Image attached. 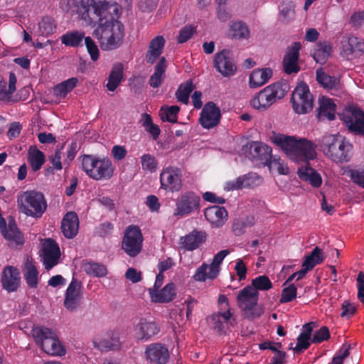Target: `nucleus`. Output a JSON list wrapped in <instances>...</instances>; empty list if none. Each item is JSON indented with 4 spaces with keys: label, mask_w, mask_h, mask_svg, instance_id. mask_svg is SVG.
I'll return each instance as SVG.
<instances>
[{
    "label": "nucleus",
    "mask_w": 364,
    "mask_h": 364,
    "mask_svg": "<svg viewBox=\"0 0 364 364\" xmlns=\"http://www.w3.org/2000/svg\"><path fill=\"white\" fill-rule=\"evenodd\" d=\"M76 12L87 25L97 23L92 36L103 50L120 47L124 36V25L118 20L120 13L117 4L95 0H80L75 5Z\"/></svg>",
    "instance_id": "1"
},
{
    "label": "nucleus",
    "mask_w": 364,
    "mask_h": 364,
    "mask_svg": "<svg viewBox=\"0 0 364 364\" xmlns=\"http://www.w3.org/2000/svg\"><path fill=\"white\" fill-rule=\"evenodd\" d=\"M272 142L280 147L290 159L296 162H306L314 159L316 156L314 143L306 139L297 140L295 136L278 134L272 137Z\"/></svg>",
    "instance_id": "2"
},
{
    "label": "nucleus",
    "mask_w": 364,
    "mask_h": 364,
    "mask_svg": "<svg viewBox=\"0 0 364 364\" xmlns=\"http://www.w3.org/2000/svg\"><path fill=\"white\" fill-rule=\"evenodd\" d=\"M318 141L323 154L333 162H348L353 156L352 144L341 135L326 134Z\"/></svg>",
    "instance_id": "3"
},
{
    "label": "nucleus",
    "mask_w": 364,
    "mask_h": 364,
    "mask_svg": "<svg viewBox=\"0 0 364 364\" xmlns=\"http://www.w3.org/2000/svg\"><path fill=\"white\" fill-rule=\"evenodd\" d=\"M286 81H278L260 90L251 101L252 107L259 111H265L277 101L282 99L289 90Z\"/></svg>",
    "instance_id": "4"
},
{
    "label": "nucleus",
    "mask_w": 364,
    "mask_h": 364,
    "mask_svg": "<svg viewBox=\"0 0 364 364\" xmlns=\"http://www.w3.org/2000/svg\"><path fill=\"white\" fill-rule=\"evenodd\" d=\"M32 335L36 344L48 355L62 356L65 354V348L52 329L45 326H36L32 329Z\"/></svg>",
    "instance_id": "5"
},
{
    "label": "nucleus",
    "mask_w": 364,
    "mask_h": 364,
    "mask_svg": "<svg viewBox=\"0 0 364 364\" xmlns=\"http://www.w3.org/2000/svg\"><path fill=\"white\" fill-rule=\"evenodd\" d=\"M81 158L82 169L91 178L96 181L108 180L113 176L114 169L109 159H99L88 154H84Z\"/></svg>",
    "instance_id": "6"
},
{
    "label": "nucleus",
    "mask_w": 364,
    "mask_h": 364,
    "mask_svg": "<svg viewBox=\"0 0 364 364\" xmlns=\"http://www.w3.org/2000/svg\"><path fill=\"white\" fill-rule=\"evenodd\" d=\"M17 203L21 213L33 218H41L47 209L43 194L34 190L20 193Z\"/></svg>",
    "instance_id": "7"
},
{
    "label": "nucleus",
    "mask_w": 364,
    "mask_h": 364,
    "mask_svg": "<svg viewBox=\"0 0 364 364\" xmlns=\"http://www.w3.org/2000/svg\"><path fill=\"white\" fill-rule=\"evenodd\" d=\"M259 300V292L250 285L241 289L237 296L239 308L245 314L246 318L252 320L259 317L263 311L257 308Z\"/></svg>",
    "instance_id": "8"
},
{
    "label": "nucleus",
    "mask_w": 364,
    "mask_h": 364,
    "mask_svg": "<svg viewBox=\"0 0 364 364\" xmlns=\"http://www.w3.org/2000/svg\"><path fill=\"white\" fill-rule=\"evenodd\" d=\"M291 102L297 114H306L312 110L314 97L306 82H301L297 85L291 94Z\"/></svg>",
    "instance_id": "9"
},
{
    "label": "nucleus",
    "mask_w": 364,
    "mask_h": 364,
    "mask_svg": "<svg viewBox=\"0 0 364 364\" xmlns=\"http://www.w3.org/2000/svg\"><path fill=\"white\" fill-rule=\"evenodd\" d=\"M143 235L139 226L129 225L124 234L122 249L132 257L137 256L142 250Z\"/></svg>",
    "instance_id": "10"
},
{
    "label": "nucleus",
    "mask_w": 364,
    "mask_h": 364,
    "mask_svg": "<svg viewBox=\"0 0 364 364\" xmlns=\"http://www.w3.org/2000/svg\"><path fill=\"white\" fill-rule=\"evenodd\" d=\"M200 198L193 191H186L181 194L176 201L173 216L183 218L199 210Z\"/></svg>",
    "instance_id": "11"
},
{
    "label": "nucleus",
    "mask_w": 364,
    "mask_h": 364,
    "mask_svg": "<svg viewBox=\"0 0 364 364\" xmlns=\"http://www.w3.org/2000/svg\"><path fill=\"white\" fill-rule=\"evenodd\" d=\"M159 178L161 188L166 191L175 193L182 188V171L177 166H169L164 168Z\"/></svg>",
    "instance_id": "12"
},
{
    "label": "nucleus",
    "mask_w": 364,
    "mask_h": 364,
    "mask_svg": "<svg viewBox=\"0 0 364 364\" xmlns=\"http://www.w3.org/2000/svg\"><path fill=\"white\" fill-rule=\"evenodd\" d=\"M213 65L215 70L224 77L232 76L237 71V66L227 49H223L214 55Z\"/></svg>",
    "instance_id": "13"
},
{
    "label": "nucleus",
    "mask_w": 364,
    "mask_h": 364,
    "mask_svg": "<svg viewBox=\"0 0 364 364\" xmlns=\"http://www.w3.org/2000/svg\"><path fill=\"white\" fill-rule=\"evenodd\" d=\"M220 109L213 102L205 104L200 116V124L207 129L216 127L220 121Z\"/></svg>",
    "instance_id": "14"
},
{
    "label": "nucleus",
    "mask_w": 364,
    "mask_h": 364,
    "mask_svg": "<svg viewBox=\"0 0 364 364\" xmlns=\"http://www.w3.org/2000/svg\"><path fill=\"white\" fill-rule=\"evenodd\" d=\"M2 289L9 293L16 291L21 285L20 272L14 266H6L1 274Z\"/></svg>",
    "instance_id": "15"
},
{
    "label": "nucleus",
    "mask_w": 364,
    "mask_h": 364,
    "mask_svg": "<svg viewBox=\"0 0 364 364\" xmlns=\"http://www.w3.org/2000/svg\"><path fill=\"white\" fill-rule=\"evenodd\" d=\"M301 48L300 42H294L287 48L282 60L284 72L286 74L291 75L299 72L300 67L298 65V61Z\"/></svg>",
    "instance_id": "16"
},
{
    "label": "nucleus",
    "mask_w": 364,
    "mask_h": 364,
    "mask_svg": "<svg viewBox=\"0 0 364 364\" xmlns=\"http://www.w3.org/2000/svg\"><path fill=\"white\" fill-rule=\"evenodd\" d=\"M343 119L348 130L364 136V112L359 108H353L343 114Z\"/></svg>",
    "instance_id": "17"
},
{
    "label": "nucleus",
    "mask_w": 364,
    "mask_h": 364,
    "mask_svg": "<svg viewBox=\"0 0 364 364\" xmlns=\"http://www.w3.org/2000/svg\"><path fill=\"white\" fill-rule=\"evenodd\" d=\"M43 259L45 268L48 270L58 264L60 256L58 243L51 238H47L43 244Z\"/></svg>",
    "instance_id": "18"
},
{
    "label": "nucleus",
    "mask_w": 364,
    "mask_h": 364,
    "mask_svg": "<svg viewBox=\"0 0 364 364\" xmlns=\"http://www.w3.org/2000/svg\"><path fill=\"white\" fill-rule=\"evenodd\" d=\"M80 299L81 284L73 277L65 291L64 306L70 311H75L80 306Z\"/></svg>",
    "instance_id": "19"
},
{
    "label": "nucleus",
    "mask_w": 364,
    "mask_h": 364,
    "mask_svg": "<svg viewBox=\"0 0 364 364\" xmlns=\"http://www.w3.org/2000/svg\"><path fill=\"white\" fill-rule=\"evenodd\" d=\"M207 233L204 230H192L180 238L181 247L186 251H193L200 247L207 240Z\"/></svg>",
    "instance_id": "20"
},
{
    "label": "nucleus",
    "mask_w": 364,
    "mask_h": 364,
    "mask_svg": "<svg viewBox=\"0 0 364 364\" xmlns=\"http://www.w3.org/2000/svg\"><path fill=\"white\" fill-rule=\"evenodd\" d=\"M145 356L151 363L165 364L169 358V352L164 344L155 343L147 346Z\"/></svg>",
    "instance_id": "21"
},
{
    "label": "nucleus",
    "mask_w": 364,
    "mask_h": 364,
    "mask_svg": "<svg viewBox=\"0 0 364 364\" xmlns=\"http://www.w3.org/2000/svg\"><path fill=\"white\" fill-rule=\"evenodd\" d=\"M204 216L212 228H219L228 220V213L224 207L213 205L204 210Z\"/></svg>",
    "instance_id": "22"
},
{
    "label": "nucleus",
    "mask_w": 364,
    "mask_h": 364,
    "mask_svg": "<svg viewBox=\"0 0 364 364\" xmlns=\"http://www.w3.org/2000/svg\"><path fill=\"white\" fill-rule=\"evenodd\" d=\"M242 151L249 158L265 161L271 154L272 149L258 141H251L243 146Z\"/></svg>",
    "instance_id": "23"
},
{
    "label": "nucleus",
    "mask_w": 364,
    "mask_h": 364,
    "mask_svg": "<svg viewBox=\"0 0 364 364\" xmlns=\"http://www.w3.org/2000/svg\"><path fill=\"white\" fill-rule=\"evenodd\" d=\"M160 331L158 324L141 318L134 328V336L137 340L148 341Z\"/></svg>",
    "instance_id": "24"
},
{
    "label": "nucleus",
    "mask_w": 364,
    "mask_h": 364,
    "mask_svg": "<svg viewBox=\"0 0 364 364\" xmlns=\"http://www.w3.org/2000/svg\"><path fill=\"white\" fill-rule=\"evenodd\" d=\"M79 229V218L76 213L68 212L61 222V230L63 235L69 239L75 237Z\"/></svg>",
    "instance_id": "25"
},
{
    "label": "nucleus",
    "mask_w": 364,
    "mask_h": 364,
    "mask_svg": "<svg viewBox=\"0 0 364 364\" xmlns=\"http://www.w3.org/2000/svg\"><path fill=\"white\" fill-rule=\"evenodd\" d=\"M149 291L151 301L155 303H168L176 295V287L173 282L166 284L161 290L149 289Z\"/></svg>",
    "instance_id": "26"
},
{
    "label": "nucleus",
    "mask_w": 364,
    "mask_h": 364,
    "mask_svg": "<svg viewBox=\"0 0 364 364\" xmlns=\"http://www.w3.org/2000/svg\"><path fill=\"white\" fill-rule=\"evenodd\" d=\"M165 43V39L162 36H157L150 41L145 55V60L148 64L156 62L162 53Z\"/></svg>",
    "instance_id": "27"
},
{
    "label": "nucleus",
    "mask_w": 364,
    "mask_h": 364,
    "mask_svg": "<svg viewBox=\"0 0 364 364\" xmlns=\"http://www.w3.org/2000/svg\"><path fill=\"white\" fill-rule=\"evenodd\" d=\"M273 71L269 68L255 69L249 77L251 88H257L266 84L272 77Z\"/></svg>",
    "instance_id": "28"
},
{
    "label": "nucleus",
    "mask_w": 364,
    "mask_h": 364,
    "mask_svg": "<svg viewBox=\"0 0 364 364\" xmlns=\"http://www.w3.org/2000/svg\"><path fill=\"white\" fill-rule=\"evenodd\" d=\"M220 269V267L213 263L210 264L203 263L197 268L193 278L198 282H205L208 279H214L218 277Z\"/></svg>",
    "instance_id": "29"
},
{
    "label": "nucleus",
    "mask_w": 364,
    "mask_h": 364,
    "mask_svg": "<svg viewBox=\"0 0 364 364\" xmlns=\"http://www.w3.org/2000/svg\"><path fill=\"white\" fill-rule=\"evenodd\" d=\"M336 105L331 99L322 97L319 99L318 118L321 120L327 119L330 121L335 119Z\"/></svg>",
    "instance_id": "30"
},
{
    "label": "nucleus",
    "mask_w": 364,
    "mask_h": 364,
    "mask_svg": "<svg viewBox=\"0 0 364 364\" xmlns=\"http://www.w3.org/2000/svg\"><path fill=\"white\" fill-rule=\"evenodd\" d=\"M309 165L308 163L306 166L299 168L297 174L302 181L309 182L313 187L318 188L322 184L321 176Z\"/></svg>",
    "instance_id": "31"
},
{
    "label": "nucleus",
    "mask_w": 364,
    "mask_h": 364,
    "mask_svg": "<svg viewBox=\"0 0 364 364\" xmlns=\"http://www.w3.org/2000/svg\"><path fill=\"white\" fill-rule=\"evenodd\" d=\"M331 46L328 41L319 42L314 46L311 56L317 63L323 65L328 59L331 53Z\"/></svg>",
    "instance_id": "32"
},
{
    "label": "nucleus",
    "mask_w": 364,
    "mask_h": 364,
    "mask_svg": "<svg viewBox=\"0 0 364 364\" xmlns=\"http://www.w3.org/2000/svg\"><path fill=\"white\" fill-rule=\"evenodd\" d=\"M167 68L165 57H161L159 62L154 67V72L149 78V85L154 88L159 87L165 77V73Z\"/></svg>",
    "instance_id": "33"
},
{
    "label": "nucleus",
    "mask_w": 364,
    "mask_h": 364,
    "mask_svg": "<svg viewBox=\"0 0 364 364\" xmlns=\"http://www.w3.org/2000/svg\"><path fill=\"white\" fill-rule=\"evenodd\" d=\"M316 79L321 86L329 91L337 89L340 83L339 79L326 74L321 68L316 70Z\"/></svg>",
    "instance_id": "34"
},
{
    "label": "nucleus",
    "mask_w": 364,
    "mask_h": 364,
    "mask_svg": "<svg viewBox=\"0 0 364 364\" xmlns=\"http://www.w3.org/2000/svg\"><path fill=\"white\" fill-rule=\"evenodd\" d=\"M27 159L33 171L40 170L46 161L45 154L35 146H30Z\"/></svg>",
    "instance_id": "35"
},
{
    "label": "nucleus",
    "mask_w": 364,
    "mask_h": 364,
    "mask_svg": "<svg viewBox=\"0 0 364 364\" xmlns=\"http://www.w3.org/2000/svg\"><path fill=\"white\" fill-rule=\"evenodd\" d=\"M2 234L7 240L13 242L16 245H23L24 243V237L18 229L16 222L13 218L9 220L8 228L6 230H3Z\"/></svg>",
    "instance_id": "36"
},
{
    "label": "nucleus",
    "mask_w": 364,
    "mask_h": 364,
    "mask_svg": "<svg viewBox=\"0 0 364 364\" xmlns=\"http://www.w3.org/2000/svg\"><path fill=\"white\" fill-rule=\"evenodd\" d=\"M124 77L123 65L121 63L114 65L108 77L107 88L109 91H114L121 83Z\"/></svg>",
    "instance_id": "37"
},
{
    "label": "nucleus",
    "mask_w": 364,
    "mask_h": 364,
    "mask_svg": "<svg viewBox=\"0 0 364 364\" xmlns=\"http://www.w3.org/2000/svg\"><path fill=\"white\" fill-rule=\"evenodd\" d=\"M23 275L26 284L30 288L35 289L38 284V272L36 267L30 262H27L23 269Z\"/></svg>",
    "instance_id": "38"
},
{
    "label": "nucleus",
    "mask_w": 364,
    "mask_h": 364,
    "mask_svg": "<svg viewBox=\"0 0 364 364\" xmlns=\"http://www.w3.org/2000/svg\"><path fill=\"white\" fill-rule=\"evenodd\" d=\"M78 79L70 77L55 86L53 91L57 97H65L77 85Z\"/></svg>",
    "instance_id": "39"
},
{
    "label": "nucleus",
    "mask_w": 364,
    "mask_h": 364,
    "mask_svg": "<svg viewBox=\"0 0 364 364\" xmlns=\"http://www.w3.org/2000/svg\"><path fill=\"white\" fill-rule=\"evenodd\" d=\"M85 38L84 32L73 31L63 34L61 36V42L66 46L76 48L81 45L82 40Z\"/></svg>",
    "instance_id": "40"
},
{
    "label": "nucleus",
    "mask_w": 364,
    "mask_h": 364,
    "mask_svg": "<svg viewBox=\"0 0 364 364\" xmlns=\"http://www.w3.org/2000/svg\"><path fill=\"white\" fill-rule=\"evenodd\" d=\"M343 50L347 55L356 52L364 53V42L356 36H350L348 38L347 43L343 46Z\"/></svg>",
    "instance_id": "41"
},
{
    "label": "nucleus",
    "mask_w": 364,
    "mask_h": 364,
    "mask_svg": "<svg viewBox=\"0 0 364 364\" xmlns=\"http://www.w3.org/2000/svg\"><path fill=\"white\" fill-rule=\"evenodd\" d=\"M194 89V85L191 80H188L183 83H181L176 92V97L177 100L183 104L187 105L189 102L190 94Z\"/></svg>",
    "instance_id": "42"
},
{
    "label": "nucleus",
    "mask_w": 364,
    "mask_h": 364,
    "mask_svg": "<svg viewBox=\"0 0 364 364\" xmlns=\"http://www.w3.org/2000/svg\"><path fill=\"white\" fill-rule=\"evenodd\" d=\"M323 260L322 250L318 247L313 249L311 254L306 256L303 261L302 267L311 270L316 264H321Z\"/></svg>",
    "instance_id": "43"
},
{
    "label": "nucleus",
    "mask_w": 364,
    "mask_h": 364,
    "mask_svg": "<svg viewBox=\"0 0 364 364\" xmlns=\"http://www.w3.org/2000/svg\"><path fill=\"white\" fill-rule=\"evenodd\" d=\"M230 35L234 38H248L250 31L246 24L242 21L233 22L230 26Z\"/></svg>",
    "instance_id": "44"
},
{
    "label": "nucleus",
    "mask_w": 364,
    "mask_h": 364,
    "mask_svg": "<svg viewBox=\"0 0 364 364\" xmlns=\"http://www.w3.org/2000/svg\"><path fill=\"white\" fill-rule=\"evenodd\" d=\"M265 165L270 170H277L279 174L286 175L289 173V168L286 164L277 156L270 154L265 162Z\"/></svg>",
    "instance_id": "45"
},
{
    "label": "nucleus",
    "mask_w": 364,
    "mask_h": 364,
    "mask_svg": "<svg viewBox=\"0 0 364 364\" xmlns=\"http://www.w3.org/2000/svg\"><path fill=\"white\" fill-rule=\"evenodd\" d=\"M180 107L178 105H172L166 108L161 107L159 115L163 122L167 121L171 123H176Z\"/></svg>",
    "instance_id": "46"
},
{
    "label": "nucleus",
    "mask_w": 364,
    "mask_h": 364,
    "mask_svg": "<svg viewBox=\"0 0 364 364\" xmlns=\"http://www.w3.org/2000/svg\"><path fill=\"white\" fill-rule=\"evenodd\" d=\"M55 28L53 20L48 16L43 18L38 23V33L43 36H48L52 34Z\"/></svg>",
    "instance_id": "47"
},
{
    "label": "nucleus",
    "mask_w": 364,
    "mask_h": 364,
    "mask_svg": "<svg viewBox=\"0 0 364 364\" xmlns=\"http://www.w3.org/2000/svg\"><path fill=\"white\" fill-rule=\"evenodd\" d=\"M256 291H267L272 288V283L266 275H260L252 280L251 285Z\"/></svg>",
    "instance_id": "48"
},
{
    "label": "nucleus",
    "mask_w": 364,
    "mask_h": 364,
    "mask_svg": "<svg viewBox=\"0 0 364 364\" xmlns=\"http://www.w3.org/2000/svg\"><path fill=\"white\" fill-rule=\"evenodd\" d=\"M294 5L291 1L283 3L280 10V21L283 23H289L294 16Z\"/></svg>",
    "instance_id": "49"
},
{
    "label": "nucleus",
    "mask_w": 364,
    "mask_h": 364,
    "mask_svg": "<svg viewBox=\"0 0 364 364\" xmlns=\"http://www.w3.org/2000/svg\"><path fill=\"white\" fill-rule=\"evenodd\" d=\"M119 338L113 336L110 339H101L97 344V347L101 350H117L119 348Z\"/></svg>",
    "instance_id": "50"
},
{
    "label": "nucleus",
    "mask_w": 364,
    "mask_h": 364,
    "mask_svg": "<svg viewBox=\"0 0 364 364\" xmlns=\"http://www.w3.org/2000/svg\"><path fill=\"white\" fill-rule=\"evenodd\" d=\"M141 168L144 171L154 172L157 168V161L155 157L149 154H146L141 157Z\"/></svg>",
    "instance_id": "51"
},
{
    "label": "nucleus",
    "mask_w": 364,
    "mask_h": 364,
    "mask_svg": "<svg viewBox=\"0 0 364 364\" xmlns=\"http://www.w3.org/2000/svg\"><path fill=\"white\" fill-rule=\"evenodd\" d=\"M297 289L294 284H290L282 289L279 302L281 304L288 303L296 297Z\"/></svg>",
    "instance_id": "52"
},
{
    "label": "nucleus",
    "mask_w": 364,
    "mask_h": 364,
    "mask_svg": "<svg viewBox=\"0 0 364 364\" xmlns=\"http://www.w3.org/2000/svg\"><path fill=\"white\" fill-rule=\"evenodd\" d=\"M85 44L90 58L92 61H96L99 58L100 51L95 42L91 37L87 36L85 38Z\"/></svg>",
    "instance_id": "53"
},
{
    "label": "nucleus",
    "mask_w": 364,
    "mask_h": 364,
    "mask_svg": "<svg viewBox=\"0 0 364 364\" xmlns=\"http://www.w3.org/2000/svg\"><path fill=\"white\" fill-rule=\"evenodd\" d=\"M330 338L329 329L327 326H322L318 331H316L312 338L313 343H321L323 341L328 340Z\"/></svg>",
    "instance_id": "54"
},
{
    "label": "nucleus",
    "mask_w": 364,
    "mask_h": 364,
    "mask_svg": "<svg viewBox=\"0 0 364 364\" xmlns=\"http://www.w3.org/2000/svg\"><path fill=\"white\" fill-rule=\"evenodd\" d=\"M310 339L311 338L301 333L297 337V343L296 346L294 348V350L296 353H299L309 348L310 346Z\"/></svg>",
    "instance_id": "55"
},
{
    "label": "nucleus",
    "mask_w": 364,
    "mask_h": 364,
    "mask_svg": "<svg viewBox=\"0 0 364 364\" xmlns=\"http://www.w3.org/2000/svg\"><path fill=\"white\" fill-rule=\"evenodd\" d=\"M245 178L242 176H240L235 180L228 181L225 183L224 189L227 191L239 190L245 186Z\"/></svg>",
    "instance_id": "56"
},
{
    "label": "nucleus",
    "mask_w": 364,
    "mask_h": 364,
    "mask_svg": "<svg viewBox=\"0 0 364 364\" xmlns=\"http://www.w3.org/2000/svg\"><path fill=\"white\" fill-rule=\"evenodd\" d=\"M87 272L89 274H93L94 276L101 277L107 274L106 267L103 264L98 263H90L87 269Z\"/></svg>",
    "instance_id": "57"
},
{
    "label": "nucleus",
    "mask_w": 364,
    "mask_h": 364,
    "mask_svg": "<svg viewBox=\"0 0 364 364\" xmlns=\"http://www.w3.org/2000/svg\"><path fill=\"white\" fill-rule=\"evenodd\" d=\"M195 32V27L193 26H186L179 32V35L178 36V43H183L188 41Z\"/></svg>",
    "instance_id": "58"
},
{
    "label": "nucleus",
    "mask_w": 364,
    "mask_h": 364,
    "mask_svg": "<svg viewBox=\"0 0 364 364\" xmlns=\"http://www.w3.org/2000/svg\"><path fill=\"white\" fill-rule=\"evenodd\" d=\"M114 230V225L110 222H105L100 224L95 230V233L102 237L111 235Z\"/></svg>",
    "instance_id": "59"
},
{
    "label": "nucleus",
    "mask_w": 364,
    "mask_h": 364,
    "mask_svg": "<svg viewBox=\"0 0 364 364\" xmlns=\"http://www.w3.org/2000/svg\"><path fill=\"white\" fill-rule=\"evenodd\" d=\"M63 149V145L61 146L60 149H56L55 153L49 156V160L52 164L53 168L57 171H60L63 168V165L61 162V151Z\"/></svg>",
    "instance_id": "60"
},
{
    "label": "nucleus",
    "mask_w": 364,
    "mask_h": 364,
    "mask_svg": "<svg viewBox=\"0 0 364 364\" xmlns=\"http://www.w3.org/2000/svg\"><path fill=\"white\" fill-rule=\"evenodd\" d=\"M79 147L77 141H72L68 146L65 163L69 164L75 159Z\"/></svg>",
    "instance_id": "61"
},
{
    "label": "nucleus",
    "mask_w": 364,
    "mask_h": 364,
    "mask_svg": "<svg viewBox=\"0 0 364 364\" xmlns=\"http://www.w3.org/2000/svg\"><path fill=\"white\" fill-rule=\"evenodd\" d=\"M342 312L341 313V317L349 318L355 314L356 308L353 304L344 301L341 306Z\"/></svg>",
    "instance_id": "62"
},
{
    "label": "nucleus",
    "mask_w": 364,
    "mask_h": 364,
    "mask_svg": "<svg viewBox=\"0 0 364 364\" xmlns=\"http://www.w3.org/2000/svg\"><path fill=\"white\" fill-rule=\"evenodd\" d=\"M245 178V186L252 187L260 184L262 182L261 177L255 173H250L242 176Z\"/></svg>",
    "instance_id": "63"
},
{
    "label": "nucleus",
    "mask_w": 364,
    "mask_h": 364,
    "mask_svg": "<svg viewBox=\"0 0 364 364\" xmlns=\"http://www.w3.org/2000/svg\"><path fill=\"white\" fill-rule=\"evenodd\" d=\"M350 176L353 183L364 188V170L361 171L358 170H352L350 171Z\"/></svg>",
    "instance_id": "64"
}]
</instances>
